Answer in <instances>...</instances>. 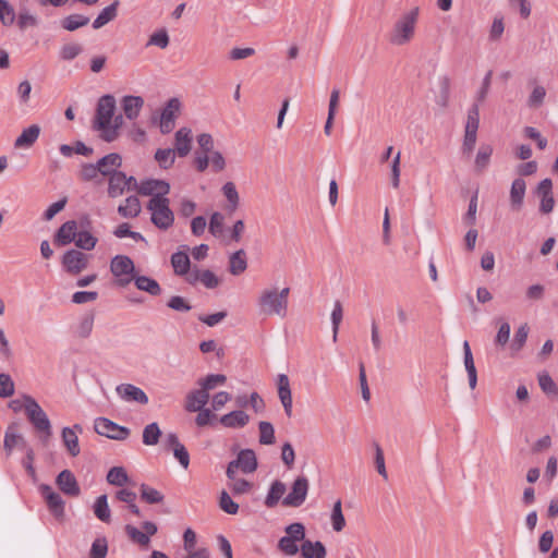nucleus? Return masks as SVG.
<instances>
[{"label":"nucleus","instance_id":"1","mask_svg":"<svg viewBox=\"0 0 558 558\" xmlns=\"http://www.w3.org/2000/svg\"><path fill=\"white\" fill-rule=\"evenodd\" d=\"M418 17V7H413L403 12L389 31L388 41L397 47L409 45L415 37Z\"/></svg>","mask_w":558,"mask_h":558},{"label":"nucleus","instance_id":"2","mask_svg":"<svg viewBox=\"0 0 558 558\" xmlns=\"http://www.w3.org/2000/svg\"><path fill=\"white\" fill-rule=\"evenodd\" d=\"M289 293L290 289L288 287L281 291L275 288L264 289L257 299L260 313L267 316L277 315L280 318H284L288 313Z\"/></svg>","mask_w":558,"mask_h":558},{"label":"nucleus","instance_id":"3","mask_svg":"<svg viewBox=\"0 0 558 558\" xmlns=\"http://www.w3.org/2000/svg\"><path fill=\"white\" fill-rule=\"evenodd\" d=\"M146 209L150 214L151 223L161 231L169 230L174 223V213L170 208V199H149Z\"/></svg>","mask_w":558,"mask_h":558},{"label":"nucleus","instance_id":"4","mask_svg":"<svg viewBox=\"0 0 558 558\" xmlns=\"http://www.w3.org/2000/svg\"><path fill=\"white\" fill-rule=\"evenodd\" d=\"M25 415L35 430L40 434L41 441L46 444L52 435V427L48 415L35 399H27Z\"/></svg>","mask_w":558,"mask_h":558},{"label":"nucleus","instance_id":"5","mask_svg":"<svg viewBox=\"0 0 558 558\" xmlns=\"http://www.w3.org/2000/svg\"><path fill=\"white\" fill-rule=\"evenodd\" d=\"M480 126V109L478 105L474 104L468 110L466 122L464 126V137L462 143V154L470 156L473 151L476 140H477V131Z\"/></svg>","mask_w":558,"mask_h":558},{"label":"nucleus","instance_id":"6","mask_svg":"<svg viewBox=\"0 0 558 558\" xmlns=\"http://www.w3.org/2000/svg\"><path fill=\"white\" fill-rule=\"evenodd\" d=\"M110 271L117 279V284L126 287L133 280L135 265L126 255H116L110 263Z\"/></svg>","mask_w":558,"mask_h":558},{"label":"nucleus","instance_id":"7","mask_svg":"<svg viewBox=\"0 0 558 558\" xmlns=\"http://www.w3.org/2000/svg\"><path fill=\"white\" fill-rule=\"evenodd\" d=\"M116 110V99L112 95H105L99 98L93 121L94 130L101 131L111 123Z\"/></svg>","mask_w":558,"mask_h":558},{"label":"nucleus","instance_id":"8","mask_svg":"<svg viewBox=\"0 0 558 558\" xmlns=\"http://www.w3.org/2000/svg\"><path fill=\"white\" fill-rule=\"evenodd\" d=\"M95 432L110 439L124 440L129 437L130 430L106 417H97L94 422Z\"/></svg>","mask_w":558,"mask_h":558},{"label":"nucleus","instance_id":"9","mask_svg":"<svg viewBox=\"0 0 558 558\" xmlns=\"http://www.w3.org/2000/svg\"><path fill=\"white\" fill-rule=\"evenodd\" d=\"M310 488L308 480L305 476H298L289 492L282 499V505L286 507L299 508L306 500Z\"/></svg>","mask_w":558,"mask_h":558},{"label":"nucleus","instance_id":"10","mask_svg":"<svg viewBox=\"0 0 558 558\" xmlns=\"http://www.w3.org/2000/svg\"><path fill=\"white\" fill-rule=\"evenodd\" d=\"M170 184L165 180L146 179L140 182L137 193L143 196H150L149 199L168 198Z\"/></svg>","mask_w":558,"mask_h":558},{"label":"nucleus","instance_id":"11","mask_svg":"<svg viewBox=\"0 0 558 558\" xmlns=\"http://www.w3.org/2000/svg\"><path fill=\"white\" fill-rule=\"evenodd\" d=\"M118 397L125 402H134L142 405L148 403V396L146 392L132 384H120L116 388Z\"/></svg>","mask_w":558,"mask_h":558},{"label":"nucleus","instance_id":"12","mask_svg":"<svg viewBox=\"0 0 558 558\" xmlns=\"http://www.w3.org/2000/svg\"><path fill=\"white\" fill-rule=\"evenodd\" d=\"M142 527L144 532L140 531L133 525L128 524L125 526V532L130 539L143 547L148 546L150 542V536L155 535L157 533V525L154 522L145 521L142 524Z\"/></svg>","mask_w":558,"mask_h":558},{"label":"nucleus","instance_id":"13","mask_svg":"<svg viewBox=\"0 0 558 558\" xmlns=\"http://www.w3.org/2000/svg\"><path fill=\"white\" fill-rule=\"evenodd\" d=\"M40 494L46 500V504L51 513L57 518L64 515V501L59 493L54 492L51 486L43 484L39 487Z\"/></svg>","mask_w":558,"mask_h":558},{"label":"nucleus","instance_id":"14","mask_svg":"<svg viewBox=\"0 0 558 558\" xmlns=\"http://www.w3.org/2000/svg\"><path fill=\"white\" fill-rule=\"evenodd\" d=\"M87 256L76 250L66 251L62 257V265L64 269L73 275L80 274L87 267Z\"/></svg>","mask_w":558,"mask_h":558},{"label":"nucleus","instance_id":"15","mask_svg":"<svg viewBox=\"0 0 558 558\" xmlns=\"http://www.w3.org/2000/svg\"><path fill=\"white\" fill-rule=\"evenodd\" d=\"M165 445L172 451L180 465L186 470L190 465V454L178 435L175 433H168L165 437Z\"/></svg>","mask_w":558,"mask_h":558},{"label":"nucleus","instance_id":"16","mask_svg":"<svg viewBox=\"0 0 558 558\" xmlns=\"http://www.w3.org/2000/svg\"><path fill=\"white\" fill-rule=\"evenodd\" d=\"M180 101L178 98H171L163 108L160 116V131L162 134L170 133L174 128V121L180 111Z\"/></svg>","mask_w":558,"mask_h":558},{"label":"nucleus","instance_id":"17","mask_svg":"<svg viewBox=\"0 0 558 558\" xmlns=\"http://www.w3.org/2000/svg\"><path fill=\"white\" fill-rule=\"evenodd\" d=\"M56 483L65 495L73 497L80 495L78 483L70 470L61 471L56 478Z\"/></svg>","mask_w":558,"mask_h":558},{"label":"nucleus","instance_id":"18","mask_svg":"<svg viewBox=\"0 0 558 558\" xmlns=\"http://www.w3.org/2000/svg\"><path fill=\"white\" fill-rule=\"evenodd\" d=\"M96 163L99 174L109 178L112 173L119 171L122 166V157L117 153H111L100 158Z\"/></svg>","mask_w":558,"mask_h":558},{"label":"nucleus","instance_id":"19","mask_svg":"<svg viewBox=\"0 0 558 558\" xmlns=\"http://www.w3.org/2000/svg\"><path fill=\"white\" fill-rule=\"evenodd\" d=\"M278 397L288 417L292 415V395L289 378L286 374L278 376Z\"/></svg>","mask_w":558,"mask_h":558},{"label":"nucleus","instance_id":"20","mask_svg":"<svg viewBox=\"0 0 558 558\" xmlns=\"http://www.w3.org/2000/svg\"><path fill=\"white\" fill-rule=\"evenodd\" d=\"M232 462H235L236 468L245 474L255 472L258 466L256 454L252 449H242Z\"/></svg>","mask_w":558,"mask_h":558},{"label":"nucleus","instance_id":"21","mask_svg":"<svg viewBox=\"0 0 558 558\" xmlns=\"http://www.w3.org/2000/svg\"><path fill=\"white\" fill-rule=\"evenodd\" d=\"M76 233V221L68 220L57 230L54 234V243L59 246H65L75 240Z\"/></svg>","mask_w":558,"mask_h":558},{"label":"nucleus","instance_id":"22","mask_svg":"<svg viewBox=\"0 0 558 558\" xmlns=\"http://www.w3.org/2000/svg\"><path fill=\"white\" fill-rule=\"evenodd\" d=\"M526 192V183L522 178H517L512 181L509 202L512 210L519 211L523 206V201Z\"/></svg>","mask_w":558,"mask_h":558},{"label":"nucleus","instance_id":"23","mask_svg":"<svg viewBox=\"0 0 558 558\" xmlns=\"http://www.w3.org/2000/svg\"><path fill=\"white\" fill-rule=\"evenodd\" d=\"M209 401V393H206L201 387L194 389L186 395L185 410L187 412H196L205 408Z\"/></svg>","mask_w":558,"mask_h":558},{"label":"nucleus","instance_id":"24","mask_svg":"<svg viewBox=\"0 0 558 558\" xmlns=\"http://www.w3.org/2000/svg\"><path fill=\"white\" fill-rule=\"evenodd\" d=\"M144 106V99L141 96L128 95L121 99V107L129 120H135Z\"/></svg>","mask_w":558,"mask_h":558},{"label":"nucleus","instance_id":"25","mask_svg":"<svg viewBox=\"0 0 558 558\" xmlns=\"http://www.w3.org/2000/svg\"><path fill=\"white\" fill-rule=\"evenodd\" d=\"M174 146L175 154H178L180 157H185L191 151V144H192V131L187 128H181L175 132L174 137Z\"/></svg>","mask_w":558,"mask_h":558},{"label":"nucleus","instance_id":"26","mask_svg":"<svg viewBox=\"0 0 558 558\" xmlns=\"http://www.w3.org/2000/svg\"><path fill=\"white\" fill-rule=\"evenodd\" d=\"M219 422L227 428H242L250 422V416L242 410H235L222 415Z\"/></svg>","mask_w":558,"mask_h":558},{"label":"nucleus","instance_id":"27","mask_svg":"<svg viewBox=\"0 0 558 558\" xmlns=\"http://www.w3.org/2000/svg\"><path fill=\"white\" fill-rule=\"evenodd\" d=\"M108 179H109L108 180V196L109 197L117 198V197L123 195V193L125 191H128L124 172L119 170L118 172L112 173V175H110Z\"/></svg>","mask_w":558,"mask_h":558},{"label":"nucleus","instance_id":"28","mask_svg":"<svg viewBox=\"0 0 558 558\" xmlns=\"http://www.w3.org/2000/svg\"><path fill=\"white\" fill-rule=\"evenodd\" d=\"M142 211L141 202L137 196L131 195L118 206V214L123 218H136Z\"/></svg>","mask_w":558,"mask_h":558},{"label":"nucleus","instance_id":"29","mask_svg":"<svg viewBox=\"0 0 558 558\" xmlns=\"http://www.w3.org/2000/svg\"><path fill=\"white\" fill-rule=\"evenodd\" d=\"M287 490L286 484L279 480L271 483L267 496L265 498V506L267 508H274L278 502L283 499V495Z\"/></svg>","mask_w":558,"mask_h":558},{"label":"nucleus","instance_id":"30","mask_svg":"<svg viewBox=\"0 0 558 558\" xmlns=\"http://www.w3.org/2000/svg\"><path fill=\"white\" fill-rule=\"evenodd\" d=\"M463 355H464L463 356L464 357V366H465V371H466L468 377H469V385H470L471 389H474L477 384V373H476L472 351H471V348H470V344L468 341L463 342Z\"/></svg>","mask_w":558,"mask_h":558},{"label":"nucleus","instance_id":"31","mask_svg":"<svg viewBox=\"0 0 558 558\" xmlns=\"http://www.w3.org/2000/svg\"><path fill=\"white\" fill-rule=\"evenodd\" d=\"M301 555L303 558H325L326 548L319 541L312 542L306 539L301 545Z\"/></svg>","mask_w":558,"mask_h":558},{"label":"nucleus","instance_id":"32","mask_svg":"<svg viewBox=\"0 0 558 558\" xmlns=\"http://www.w3.org/2000/svg\"><path fill=\"white\" fill-rule=\"evenodd\" d=\"M61 437L69 454L77 457L81 452L77 434L70 427H63Z\"/></svg>","mask_w":558,"mask_h":558},{"label":"nucleus","instance_id":"33","mask_svg":"<svg viewBox=\"0 0 558 558\" xmlns=\"http://www.w3.org/2000/svg\"><path fill=\"white\" fill-rule=\"evenodd\" d=\"M530 328L527 324H522L514 332L513 339L509 344V350L512 356L517 355L525 345Z\"/></svg>","mask_w":558,"mask_h":558},{"label":"nucleus","instance_id":"34","mask_svg":"<svg viewBox=\"0 0 558 558\" xmlns=\"http://www.w3.org/2000/svg\"><path fill=\"white\" fill-rule=\"evenodd\" d=\"M171 266L178 276H184L190 270L191 262L186 251H178L171 255Z\"/></svg>","mask_w":558,"mask_h":558},{"label":"nucleus","instance_id":"35","mask_svg":"<svg viewBox=\"0 0 558 558\" xmlns=\"http://www.w3.org/2000/svg\"><path fill=\"white\" fill-rule=\"evenodd\" d=\"M135 287L150 295H159L161 293L160 284L153 278L147 276H134L133 280Z\"/></svg>","mask_w":558,"mask_h":558},{"label":"nucleus","instance_id":"36","mask_svg":"<svg viewBox=\"0 0 558 558\" xmlns=\"http://www.w3.org/2000/svg\"><path fill=\"white\" fill-rule=\"evenodd\" d=\"M40 134V128L37 124H33L24 129L20 136L15 140V147H31L38 138Z\"/></svg>","mask_w":558,"mask_h":558},{"label":"nucleus","instance_id":"37","mask_svg":"<svg viewBox=\"0 0 558 558\" xmlns=\"http://www.w3.org/2000/svg\"><path fill=\"white\" fill-rule=\"evenodd\" d=\"M247 268L246 254L244 250L232 253L229 257V271L233 276H239Z\"/></svg>","mask_w":558,"mask_h":558},{"label":"nucleus","instance_id":"38","mask_svg":"<svg viewBox=\"0 0 558 558\" xmlns=\"http://www.w3.org/2000/svg\"><path fill=\"white\" fill-rule=\"evenodd\" d=\"M450 87L451 81L448 75H442L438 77L439 92L438 95L436 96V104L441 108H446L449 105Z\"/></svg>","mask_w":558,"mask_h":558},{"label":"nucleus","instance_id":"39","mask_svg":"<svg viewBox=\"0 0 558 558\" xmlns=\"http://www.w3.org/2000/svg\"><path fill=\"white\" fill-rule=\"evenodd\" d=\"M94 514L98 520L109 523L111 520V511L108 506L107 495H100L93 505Z\"/></svg>","mask_w":558,"mask_h":558},{"label":"nucleus","instance_id":"40","mask_svg":"<svg viewBox=\"0 0 558 558\" xmlns=\"http://www.w3.org/2000/svg\"><path fill=\"white\" fill-rule=\"evenodd\" d=\"M119 1H114L110 5L106 7L93 22V27L98 29L110 21L114 20L118 13Z\"/></svg>","mask_w":558,"mask_h":558},{"label":"nucleus","instance_id":"41","mask_svg":"<svg viewBox=\"0 0 558 558\" xmlns=\"http://www.w3.org/2000/svg\"><path fill=\"white\" fill-rule=\"evenodd\" d=\"M493 147L488 144H482L475 156L474 165L477 172H483L490 162Z\"/></svg>","mask_w":558,"mask_h":558},{"label":"nucleus","instance_id":"42","mask_svg":"<svg viewBox=\"0 0 558 558\" xmlns=\"http://www.w3.org/2000/svg\"><path fill=\"white\" fill-rule=\"evenodd\" d=\"M122 124H123V117L122 116H117V117L113 116L111 123H108L107 128H105L101 131L100 137L105 142H108V143L113 142L118 137L119 129L122 126Z\"/></svg>","mask_w":558,"mask_h":558},{"label":"nucleus","instance_id":"43","mask_svg":"<svg viewBox=\"0 0 558 558\" xmlns=\"http://www.w3.org/2000/svg\"><path fill=\"white\" fill-rule=\"evenodd\" d=\"M89 23V17L82 14H71L61 21V25L69 32H74L80 27L86 26Z\"/></svg>","mask_w":558,"mask_h":558},{"label":"nucleus","instance_id":"44","mask_svg":"<svg viewBox=\"0 0 558 558\" xmlns=\"http://www.w3.org/2000/svg\"><path fill=\"white\" fill-rule=\"evenodd\" d=\"M226 380L227 377L222 374H209L206 377L201 378L197 384L206 393H209L210 390L223 385Z\"/></svg>","mask_w":558,"mask_h":558},{"label":"nucleus","instance_id":"45","mask_svg":"<svg viewBox=\"0 0 558 558\" xmlns=\"http://www.w3.org/2000/svg\"><path fill=\"white\" fill-rule=\"evenodd\" d=\"M107 481L114 486H123L129 482V476L124 468L113 466L107 474Z\"/></svg>","mask_w":558,"mask_h":558},{"label":"nucleus","instance_id":"46","mask_svg":"<svg viewBox=\"0 0 558 558\" xmlns=\"http://www.w3.org/2000/svg\"><path fill=\"white\" fill-rule=\"evenodd\" d=\"M161 430L157 423H150L144 427L143 430V442L146 446H155L159 441Z\"/></svg>","mask_w":558,"mask_h":558},{"label":"nucleus","instance_id":"47","mask_svg":"<svg viewBox=\"0 0 558 558\" xmlns=\"http://www.w3.org/2000/svg\"><path fill=\"white\" fill-rule=\"evenodd\" d=\"M140 492H141V498L150 505L160 504L165 499V496L159 490H157L146 484L141 485Z\"/></svg>","mask_w":558,"mask_h":558},{"label":"nucleus","instance_id":"48","mask_svg":"<svg viewBox=\"0 0 558 558\" xmlns=\"http://www.w3.org/2000/svg\"><path fill=\"white\" fill-rule=\"evenodd\" d=\"M94 327V314L89 313L81 317L77 323L75 333L80 338H87L90 336Z\"/></svg>","mask_w":558,"mask_h":558},{"label":"nucleus","instance_id":"49","mask_svg":"<svg viewBox=\"0 0 558 558\" xmlns=\"http://www.w3.org/2000/svg\"><path fill=\"white\" fill-rule=\"evenodd\" d=\"M74 242L77 247L85 251H90L96 246L97 238H95L88 231H77Z\"/></svg>","mask_w":558,"mask_h":558},{"label":"nucleus","instance_id":"50","mask_svg":"<svg viewBox=\"0 0 558 558\" xmlns=\"http://www.w3.org/2000/svg\"><path fill=\"white\" fill-rule=\"evenodd\" d=\"M155 159L162 169H169L175 160V151L171 148L157 149Z\"/></svg>","mask_w":558,"mask_h":558},{"label":"nucleus","instance_id":"51","mask_svg":"<svg viewBox=\"0 0 558 558\" xmlns=\"http://www.w3.org/2000/svg\"><path fill=\"white\" fill-rule=\"evenodd\" d=\"M330 519H331L332 529L336 532H340L344 529L345 519L342 513L341 500H337L333 504Z\"/></svg>","mask_w":558,"mask_h":558},{"label":"nucleus","instance_id":"52","mask_svg":"<svg viewBox=\"0 0 558 558\" xmlns=\"http://www.w3.org/2000/svg\"><path fill=\"white\" fill-rule=\"evenodd\" d=\"M83 51V47L76 43H69L60 48L59 57L63 61H71L75 59Z\"/></svg>","mask_w":558,"mask_h":558},{"label":"nucleus","instance_id":"53","mask_svg":"<svg viewBox=\"0 0 558 558\" xmlns=\"http://www.w3.org/2000/svg\"><path fill=\"white\" fill-rule=\"evenodd\" d=\"M223 227H225V216L219 211L213 213L210 216V219H209V225H208L209 232L214 236L219 238L223 233Z\"/></svg>","mask_w":558,"mask_h":558},{"label":"nucleus","instance_id":"54","mask_svg":"<svg viewBox=\"0 0 558 558\" xmlns=\"http://www.w3.org/2000/svg\"><path fill=\"white\" fill-rule=\"evenodd\" d=\"M330 318L332 324V340L337 341L339 327L343 318V310L340 301H335Z\"/></svg>","mask_w":558,"mask_h":558},{"label":"nucleus","instance_id":"55","mask_svg":"<svg viewBox=\"0 0 558 558\" xmlns=\"http://www.w3.org/2000/svg\"><path fill=\"white\" fill-rule=\"evenodd\" d=\"M108 553V542L105 536L97 537L93 543L89 551V558H106Z\"/></svg>","mask_w":558,"mask_h":558},{"label":"nucleus","instance_id":"56","mask_svg":"<svg viewBox=\"0 0 558 558\" xmlns=\"http://www.w3.org/2000/svg\"><path fill=\"white\" fill-rule=\"evenodd\" d=\"M222 193L229 202V209L231 211L235 210L239 206L240 198L234 183L227 182L222 186Z\"/></svg>","mask_w":558,"mask_h":558},{"label":"nucleus","instance_id":"57","mask_svg":"<svg viewBox=\"0 0 558 558\" xmlns=\"http://www.w3.org/2000/svg\"><path fill=\"white\" fill-rule=\"evenodd\" d=\"M259 428V442L263 445H272L275 442V429L269 422H260Z\"/></svg>","mask_w":558,"mask_h":558},{"label":"nucleus","instance_id":"58","mask_svg":"<svg viewBox=\"0 0 558 558\" xmlns=\"http://www.w3.org/2000/svg\"><path fill=\"white\" fill-rule=\"evenodd\" d=\"M15 384L7 373L0 374V398H10L14 395Z\"/></svg>","mask_w":558,"mask_h":558},{"label":"nucleus","instance_id":"59","mask_svg":"<svg viewBox=\"0 0 558 558\" xmlns=\"http://www.w3.org/2000/svg\"><path fill=\"white\" fill-rule=\"evenodd\" d=\"M0 21L3 25H12L15 21L13 7L7 0H0Z\"/></svg>","mask_w":558,"mask_h":558},{"label":"nucleus","instance_id":"60","mask_svg":"<svg viewBox=\"0 0 558 558\" xmlns=\"http://www.w3.org/2000/svg\"><path fill=\"white\" fill-rule=\"evenodd\" d=\"M219 507L228 514H236L239 511V505L232 500L231 496L226 490H222L220 494Z\"/></svg>","mask_w":558,"mask_h":558},{"label":"nucleus","instance_id":"61","mask_svg":"<svg viewBox=\"0 0 558 558\" xmlns=\"http://www.w3.org/2000/svg\"><path fill=\"white\" fill-rule=\"evenodd\" d=\"M169 45V35L166 29H159L153 33L147 41V46H157L161 49L167 48Z\"/></svg>","mask_w":558,"mask_h":558},{"label":"nucleus","instance_id":"62","mask_svg":"<svg viewBox=\"0 0 558 558\" xmlns=\"http://www.w3.org/2000/svg\"><path fill=\"white\" fill-rule=\"evenodd\" d=\"M278 548L287 556H293L298 554L299 546L298 541L291 537L282 536L278 542Z\"/></svg>","mask_w":558,"mask_h":558},{"label":"nucleus","instance_id":"63","mask_svg":"<svg viewBox=\"0 0 558 558\" xmlns=\"http://www.w3.org/2000/svg\"><path fill=\"white\" fill-rule=\"evenodd\" d=\"M228 487L235 496L244 495L252 490L253 484L244 478H238L233 483H228Z\"/></svg>","mask_w":558,"mask_h":558},{"label":"nucleus","instance_id":"64","mask_svg":"<svg viewBox=\"0 0 558 558\" xmlns=\"http://www.w3.org/2000/svg\"><path fill=\"white\" fill-rule=\"evenodd\" d=\"M538 385L541 389L547 395H557L558 388L553 378L547 374L543 373L538 375Z\"/></svg>","mask_w":558,"mask_h":558}]
</instances>
